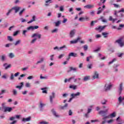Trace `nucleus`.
<instances>
[{"instance_id": "1", "label": "nucleus", "mask_w": 124, "mask_h": 124, "mask_svg": "<svg viewBox=\"0 0 124 124\" xmlns=\"http://www.w3.org/2000/svg\"><path fill=\"white\" fill-rule=\"evenodd\" d=\"M108 108L107 109L105 110H100L99 111L98 114L99 115H101L102 117H103L102 118L103 121L102 122V124H105L106 123V119H109L110 116L109 115L106 116L107 115V112H108Z\"/></svg>"}, {"instance_id": "11", "label": "nucleus", "mask_w": 124, "mask_h": 124, "mask_svg": "<svg viewBox=\"0 0 124 124\" xmlns=\"http://www.w3.org/2000/svg\"><path fill=\"white\" fill-rule=\"evenodd\" d=\"M69 70L67 71V72L69 73V72H70L71 71H72V70H73V71H77V68L76 67H73L72 66H70L69 67Z\"/></svg>"}, {"instance_id": "37", "label": "nucleus", "mask_w": 124, "mask_h": 124, "mask_svg": "<svg viewBox=\"0 0 124 124\" xmlns=\"http://www.w3.org/2000/svg\"><path fill=\"white\" fill-rule=\"evenodd\" d=\"M41 90L43 91H42L43 93H47V91L44 90H46V88H41Z\"/></svg>"}, {"instance_id": "61", "label": "nucleus", "mask_w": 124, "mask_h": 124, "mask_svg": "<svg viewBox=\"0 0 124 124\" xmlns=\"http://www.w3.org/2000/svg\"><path fill=\"white\" fill-rule=\"evenodd\" d=\"M64 48H66V46L64 45L62 46H61L59 49L60 50H62V49H63Z\"/></svg>"}, {"instance_id": "50", "label": "nucleus", "mask_w": 124, "mask_h": 124, "mask_svg": "<svg viewBox=\"0 0 124 124\" xmlns=\"http://www.w3.org/2000/svg\"><path fill=\"white\" fill-rule=\"evenodd\" d=\"M13 93L14 95H16V94H17V91H16V90H15V89L13 90Z\"/></svg>"}, {"instance_id": "38", "label": "nucleus", "mask_w": 124, "mask_h": 124, "mask_svg": "<svg viewBox=\"0 0 124 124\" xmlns=\"http://www.w3.org/2000/svg\"><path fill=\"white\" fill-rule=\"evenodd\" d=\"M8 40H9V41H13V38H12V37H11V36H8Z\"/></svg>"}, {"instance_id": "13", "label": "nucleus", "mask_w": 124, "mask_h": 124, "mask_svg": "<svg viewBox=\"0 0 124 124\" xmlns=\"http://www.w3.org/2000/svg\"><path fill=\"white\" fill-rule=\"evenodd\" d=\"M3 65L5 67V69L6 70L8 69V68H10L11 67V64H9V65H7V63H6L3 64Z\"/></svg>"}, {"instance_id": "19", "label": "nucleus", "mask_w": 124, "mask_h": 124, "mask_svg": "<svg viewBox=\"0 0 124 124\" xmlns=\"http://www.w3.org/2000/svg\"><path fill=\"white\" fill-rule=\"evenodd\" d=\"M79 95H80V93L79 92H78V93H72L71 94L72 97H73L74 98H75V97L76 96H78Z\"/></svg>"}, {"instance_id": "51", "label": "nucleus", "mask_w": 124, "mask_h": 124, "mask_svg": "<svg viewBox=\"0 0 124 124\" xmlns=\"http://www.w3.org/2000/svg\"><path fill=\"white\" fill-rule=\"evenodd\" d=\"M40 124H49V123L46 121H42L40 123Z\"/></svg>"}, {"instance_id": "20", "label": "nucleus", "mask_w": 124, "mask_h": 124, "mask_svg": "<svg viewBox=\"0 0 124 124\" xmlns=\"http://www.w3.org/2000/svg\"><path fill=\"white\" fill-rule=\"evenodd\" d=\"M31 117H28L27 118H23L22 119V122H30V121H31Z\"/></svg>"}, {"instance_id": "48", "label": "nucleus", "mask_w": 124, "mask_h": 124, "mask_svg": "<svg viewBox=\"0 0 124 124\" xmlns=\"http://www.w3.org/2000/svg\"><path fill=\"white\" fill-rule=\"evenodd\" d=\"M25 9H23V10H22L19 13V15L20 16H22V15L23 14V12H24V11H25Z\"/></svg>"}, {"instance_id": "28", "label": "nucleus", "mask_w": 124, "mask_h": 124, "mask_svg": "<svg viewBox=\"0 0 124 124\" xmlns=\"http://www.w3.org/2000/svg\"><path fill=\"white\" fill-rule=\"evenodd\" d=\"M44 61V58H42L41 60L37 61L36 64H38V63H41V62H43Z\"/></svg>"}, {"instance_id": "64", "label": "nucleus", "mask_w": 124, "mask_h": 124, "mask_svg": "<svg viewBox=\"0 0 124 124\" xmlns=\"http://www.w3.org/2000/svg\"><path fill=\"white\" fill-rule=\"evenodd\" d=\"M121 12H124V8H122V9H121V10H119V11L118 12V13H121Z\"/></svg>"}, {"instance_id": "2", "label": "nucleus", "mask_w": 124, "mask_h": 124, "mask_svg": "<svg viewBox=\"0 0 124 124\" xmlns=\"http://www.w3.org/2000/svg\"><path fill=\"white\" fill-rule=\"evenodd\" d=\"M21 9V7H14L12 8L11 9L9 10L8 13L6 14L7 16H8L11 12H12V10H15V13H17L19 10Z\"/></svg>"}, {"instance_id": "5", "label": "nucleus", "mask_w": 124, "mask_h": 124, "mask_svg": "<svg viewBox=\"0 0 124 124\" xmlns=\"http://www.w3.org/2000/svg\"><path fill=\"white\" fill-rule=\"evenodd\" d=\"M13 109L12 108L9 107H4V112L5 113H6V112H10L11 111H12Z\"/></svg>"}, {"instance_id": "9", "label": "nucleus", "mask_w": 124, "mask_h": 124, "mask_svg": "<svg viewBox=\"0 0 124 124\" xmlns=\"http://www.w3.org/2000/svg\"><path fill=\"white\" fill-rule=\"evenodd\" d=\"M49 98H50V103H51V104H53V99L55 98V93H52V96H50Z\"/></svg>"}, {"instance_id": "58", "label": "nucleus", "mask_w": 124, "mask_h": 124, "mask_svg": "<svg viewBox=\"0 0 124 124\" xmlns=\"http://www.w3.org/2000/svg\"><path fill=\"white\" fill-rule=\"evenodd\" d=\"M90 14L92 16H93V15H94V11H92L91 12H90Z\"/></svg>"}, {"instance_id": "12", "label": "nucleus", "mask_w": 124, "mask_h": 124, "mask_svg": "<svg viewBox=\"0 0 124 124\" xmlns=\"http://www.w3.org/2000/svg\"><path fill=\"white\" fill-rule=\"evenodd\" d=\"M84 7L88 8V9H92V8H93V7H94V5L88 4L85 6Z\"/></svg>"}, {"instance_id": "39", "label": "nucleus", "mask_w": 124, "mask_h": 124, "mask_svg": "<svg viewBox=\"0 0 124 124\" xmlns=\"http://www.w3.org/2000/svg\"><path fill=\"white\" fill-rule=\"evenodd\" d=\"M11 80H14V75L13 73L11 74V77H10Z\"/></svg>"}, {"instance_id": "44", "label": "nucleus", "mask_w": 124, "mask_h": 124, "mask_svg": "<svg viewBox=\"0 0 124 124\" xmlns=\"http://www.w3.org/2000/svg\"><path fill=\"white\" fill-rule=\"evenodd\" d=\"M28 31H31V30H32V31H33V26H30L27 28Z\"/></svg>"}, {"instance_id": "60", "label": "nucleus", "mask_w": 124, "mask_h": 124, "mask_svg": "<svg viewBox=\"0 0 124 124\" xmlns=\"http://www.w3.org/2000/svg\"><path fill=\"white\" fill-rule=\"evenodd\" d=\"M114 19V18H113V17H112V16H109V21H112V23H113V20Z\"/></svg>"}, {"instance_id": "57", "label": "nucleus", "mask_w": 124, "mask_h": 124, "mask_svg": "<svg viewBox=\"0 0 124 124\" xmlns=\"http://www.w3.org/2000/svg\"><path fill=\"white\" fill-rule=\"evenodd\" d=\"M25 86L26 88H30V87H31V84H30V83L28 82L26 84Z\"/></svg>"}, {"instance_id": "53", "label": "nucleus", "mask_w": 124, "mask_h": 124, "mask_svg": "<svg viewBox=\"0 0 124 124\" xmlns=\"http://www.w3.org/2000/svg\"><path fill=\"white\" fill-rule=\"evenodd\" d=\"M72 114H73V112H72V110H71V109H70L69 110V116H72Z\"/></svg>"}, {"instance_id": "23", "label": "nucleus", "mask_w": 124, "mask_h": 124, "mask_svg": "<svg viewBox=\"0 0 124 124\" xmlns=\"http://www.w3.org/2000/svg\"><path fill=\"white\" fill-rule=\"evenodd\" d=\"M34 21H35V16H33L32 19L29 21L28 24H31V23H32V22H34Z\"/></svg>"}, {"instance_id": "30", "label": "nucleus", "mask_w": 124, "mask_h": 124, "mask_svg": "<svg viewBox=\"0 0 124 124\" xmlns=\"http://www.w3.org/2000/svg\"><path fill=\"white\" fill-rule=\"evenodd\" d=\"M118 66H119V65H114L113 66L114 68H115L114 71L115 72H118V68H117V67H118Z\"/></svg>"}, {"instance_id": "36", "label": "nucleus", "mask_w": 124, "mask_h": 124, "mask_svg": "<svg viewBox=\"0 0 124 124\" xmlns=\"http://www.w3.org/2000/svg\"><path fill=\"white\" fill-rule=\"evenodd\" d=\"M44 106H45V104L42 103V101L40 102V108H42Z\"/></svg>"}, {"instance_id": "41", "label": "nucleus", "mask_w": 124, "mask_h": 124, "mask_svg": "<svg viewBox=\"0 0 124 124\" xmlns=\"http://www.w3.org/2000/svg\"><path fill=\"white\" fill-rule=\"evenodd\" d=\"M78 20L80 22H84V21H85V17H80Z\"/></svg>"}, {"instance_id": "8", "label": "nucleus", "mask_w": 124, "mask_h": 124, "mask_svg": "<svg viewBox=\"0 0 124 124\" xmlns=\"http://www.w3.org/2000/svg\"><path fill=\"white\" fill-rule=\"evenodd\" d=\"M69 57H73L74 58H76L78 57V54L74 52H71L69 54Z\"/></svg>"}, {"instance_id": "40", "label": "nucleus", "mask_w": 124, "mask_h": 124, "mask_svg": "<svg viewBox=\"0 0 124 124\" xmlns=\"http://www.w3.org/2000/svg\"><path fill=\"white\" fill-rule=\"evenodd\" d=\"M91 59H93V56H92L87 57L86 58L87 62H90V60H91Z\"/></svg>"}, {"instance_id": "22", "label": "nucleus", "mask_w": 124, "mask_h": 124, "mask_svg": "<svg viewBox=\"0 0 124 124\" xmlns=\"http://www.w3.org/2000/svg\"><path fill=\"white\" fill-rule=\"evenodd\" d=\"M98 11L97 12V14H100V13H101V12H102L104 9H101V7H100L98 8Z\"/></svg>"}, {"instance_id": "55", "label": "nucleus", "mask_w": 124, "mask_h": 124, "mask_svg": "<svg viewBox=\"0 0 124 124\" xmlns=\"http://www.w3.org/2000/svg\"><path fill=\"white\" fill-rule=\"evenodd\" d=\"M98 51H100V47H98L97 49L94 50L93 52L96 53L97 52H98Z\"/></svg>"}, {"instance_id": "3", "label": "nucleus", "mask_w": 124, "mask_h": 124, "mask_svg": "<svg viewBox=\"0 0 124 124\" xmlns=\"http://www.w3.org/2000/svg\"><path fill=\"white\" fill-rule=\"evenodd\" d=\"M106 27H107V26L106 25H105L104 26H99L98 27L96 28L95 30L96 31H98L99 32H101V31H103L105 29V28H106Z\"/></svg>"}, {"instance_id": "34", "label": "nucleus", "mask_w": 124, "mask_h": 124, "mask_svg": "<svg viewBox=\"0 0 124 124\" xmlns=\"http://www.w3.org/2000/svg\"><path fill=\"white\" fill-rule=\"evenodd\" d=\"M93 68V64H89L87 65V68L89 69H92Z\"/></svg>"}, {"instance_id": "42", "label": "nucleus", "mask_w": 124, "mask_h": 124, "mask_svg": "<svg viewBox=\"0 0 124 124\" xmlns=\"http://www.w3.org/2000/svg\"><path fill=\"white\" fill-rule=\"evenodd\" d=\"M114 122V120L111 119L107 121L108 124H112Z\"/></svg>"}, {"instance_id": "63", "label": "nucleus", "mask_w": 124, "mask_h": 124, "mask_svg": "<svg viewBox=\"0 0 124 124\" xmlns=\"http://www.w3.org/2000/svg\"><path fill=\"white\" fill-rule=\"evenodd\" d=\"M64 56V54H61L59 55V56L58 57V59H62V58Z\"/></svg>"}, {"instance_id": "47", "label": "nucleus", "mask_w": 124, "mask_h": 124, "mask_svg": "<svg viewBox=\"0 0 124 124\" xmlns=\"http://www.w3.org/2000/svg\"><path fill=\"white\" fill-rule=\"evenodd\" d=\"M28 32V31L27 30H24L22 32V34L24 35V36H26L27 35L26 34V33Z\"/></svg>"}, {"instance_id": "26", "label": "nucleus", "mask_w": 124, "mask_h": 124, "mask_svg": "<svg viewBox=\"0 0 124 124\" xmlns=\"http://www.w3.org/2000/svg\"><path fill=\"white\" fill-rule=\"evenodd\" d=\"M0 58L2 61V62H4L5 61V54H3L0 56Z\"/></svg>"}, {"instance_id": "62", "label": "nucleus", "mask_w": 124, "mask_h": 124, "mask_svg": "<svg viewBox=\"0 0 124 124\" xmlns=\"http://www.w3.org/2000/svg\"><path fill=\"white\" fill-rule=\"evenodd\" d=\"M40 79H47V77H43L42 76H41Z\"/></svg>"}, {"instance_id": "49", "label": "nucleus", "mask_w": 124, "mask_h": 124, "mask_svg": "<svg viewBox=\"0 0 124 124\" xmlns=\"http://www.w3.org/2000/svg\"><path fill=\"white\" fill-rule=\"evenodd\" d=\"M83 48L84 51H87V50H88V46H87V45H85L83 46Z\"/></svg>"}, {"instance_id": "24", "label": "nucleus", "mask_w": 124, "mask_h": 124, "mask_svg": "<svg viewBox=\"0 0 124 124\" xmlns=\"http://www.w3.org/2000/svg\"><path fill=\"white\" fill-rule=\"evenodd\" d=\"M108 34H109V33L106 32H104L102 33V35H103L105 38H106V37H107Z\"/></svg>"}, {"instance_id": "16", "label": "nucleus", "mask_w": 124, "mask_h": 124, "mask_svg": "<svg viewBox=\"0 0 124 124\" xmlns=\"http://www.w3.org/2000/svg\"><path fill=\"white\" fill-rule=\"evenodd\" d=\"M78 40H80L79 37L77 39L74 40L73 41H71L70 43H71V44H75L77 43V42H78Z\"/></svg>"}, {"instance_id": "27", "label": "nucleus", "mask_w": 124, "mask_h": 124, "mask_svg": "<svg viewBox=\"0 0 124 124\" xmlns=\"http://www.w3.org/2000/svg\"><path fill=\"white\" fill-rule=\"evenodd\" d=\"M48 3H52V0H47L46 1V4H45L46 6H48L49 5V4H48Z\"/></svg>"}, {"instance_id": "45", "label": "nucleus", "mask_w": 124, "mask_h": 124, "mask_svg": "<svg viewBox=\"0 0 124 124\" xmlns=\"http://www.w3.org/2000/svg\"><path fill=\"white\" fill-rule=\"evenodd\" d=\"M84 19H85V21H90V17L88 16H85L84 17Z\"/></svg>"}, {"instance_id": "52", "label": "nucleus", "mask_w": 124, "mask_h": 124, "mask_svg": "<svg viewBox=\"0 0 124 124\" xmlns=\"http://www.w3.org/2000/svg\"><path fill=\"white\" fill-rule=\"evenodd\" d=\"M107 102V101L106 100H104V101H102L101 103L103 104V105H104L106 104V103Z\"/></svg>"}, {"instance_id": "6", "label": "nucleus", "mask_w": 124, "mask_h": 124, "mask_svg": "<svg viewBox=\"0 0 124 124\" xmlns=\"http://www.w3.org/2000/svg\"><path fill=\"white\" fill-rule=\"evenodd\" d=\"M68 106V104H65V105L63 106H60L59 109H60V110H65L67 109Z\"/></svg>"}, {"instance_id": "29", "label": "nucleus", "mask_w": 124, "mask_h": 124, "mask_svg": "<svg viewBox=\"0 0 124 124\" xmlns=\"http://www.w3.org/2000/svg\"><path fill=\"white\" fill-rule=\"evenodd\" d=\"M55 27H60L61 25V21H58L57 22H55Z\"/></svg>"}, {"instance_id": "59", "label": "nucleus", "mask_w": 124, "mask_h": 124, "mask_svg": "<svg viewBox=\"0 0 124 124\" xmlns=\"http://www.w3.org/2000/svg\"><path fill=\"white\" fill-rule=\"evenodd\" d=\"M91 123H96L99 122L98 120H91Z\"/></svg>"}, {"instance_id": "14", "label": "nucleus", "mask_w": 124, "mask_h": 124, "mask_svg": "<svg viewBox=\"0 0 124 124\" xmlns=\"http://www.w3.org/2000/svg\"><path fill=\"white\" fill-rule=\"evenodd\" d=\"M99 76V75L98 74V73L97 72H95L94 75L93 76V79H97L98 78V77Z\"/></svg>"}, {"instance_id": "10", "label": "nucleus", "mask_w": 124, "mask_h": 124, "mask_svg": "<svg viewBox=\"0 0 124 124\" xmlns=\"http://www.w3.org/2000/svg\"><path fill=\"white\" fill-rule=\"evenodd\" d=\"M105 87L106 88L105 91V92H107V91H110V89L112 88V85L109 84L107 86V85L106 84Z\"/></svg>"}, {"instance_id": "21", "label": "nucleus", "mask_w": 124, "mask_h": 124, "mask_svg": "<svg viewBox=\"0 0 124 124\" xmlns=\"http://www.w3.org/2000/svg\"><path fill=\"white\" fill-rule=\"evenodd\" d=\"M8 56L10 59H13V58H15V55H14V53H10Z\"/></svg>"}, {"instance_id": "35", "label": "nucleus", "mask_w": 124, "mask_h": 124, "mask_svg": "<svg viewBox=\"0 0 124 124\" xmlns=\"http://www.w3.org/2000/svg\"><path fill=\"white\" fill-rule=\"evenodd\" d=\"M94 23H97V20H95V21H92V22H91V26H92V27H93V26H94Z\"/></svg>"}, {"instance_id": "43", "label": "nucleus", "mask_w": 124, "mask_h": 124, "mask_svg": "<svg viewBox=\"0 0 124 124\" xmlns=\"http://www.w3.org/2000/svg\"><path fill=\"white\" fill-rule=\"evenodd\" d=\"M116 61H117V59H116V58H114V59H113V60L111 62H108V64H111L112 63H113V62H116Z\"/></svg>"}, {"instance_id": "17", "label": "nucleus", "mask_w": 124, "mask_h": 124, "mask_svg": "<svg viewBox=\"0 0 124 124\" xmlns=\"http://www.w3.org/2000/svg\"><path fill=\"white\" fill-rule=\"evenodd\" d=\"M51 112H52V114L54 115V116H55L57 118H59V117H60V116L59 115H58V114H57V112H56V111H55V110L54 109H52L51 110Z\"/></svg>"}, {"instance_id": "15", "label": "nucleus", "mask_w": 124, "mask_h": 124, "mask_svg": "<svg viewBox=\"0 0 124 124\" xmlns=\"http://www.w3.org/2000/svg\"><path fill=\"white\" fill-rule=\"evenodd\" d=\"M74 34H75V30H72L70 32V37L71 38L73 37L74 36Z\"/></svg>"}, {"instance_id": "7", "label": "nucleus", "mask_w": 124, "mask_h": 124, "mask_svg": "<svg viewBox=\"0 0 124 124\" xmlns=\"http://www.w3.org/2000/svg\"><path fill=\"white\" fill-rule=\"evenodd\" d=\"M35 36H37L38 38H39V39H40V38H41V34H38L37 33H35L33 34L32 35V36H31V37L32 38H33V37H35Z\"/></svg>"}, {"instance_id": "31", "label": "nucleus", "mask_w": 124, "mask_h": 124, "mask_svg": "<svg viewBox=\"0 0 124 124\" xmlns=\"http://www.w3.org/2000/svg\"><path fill=\"white\" fill-rule=\"evenodd\" d=\"M70 89H73V90H76L77 86L76 85H71L69 86Z\"/></svg>"}, {"instance_id": "4", "label": "nucleus", "mask_w": 124, "mask_h": 124, "mask_svg": "<svg viewBox=\"0 0 124 124\" xmlns=\"http://www.w3.org/2000/svg\"><path fill=\"white\" fill-rule=\"evenodd\" d=\"M122 40H123V39L120 38L116 41V42L117 43H118L120 47H123V46H124V43L122 41Z\"/></svg>"}, {"instance_id": "46", "label": "nucleus", "mask_w": 124, "mask_h": 124, "mask_svg": "<svg viewBox=\"0 0 124 124\" xmlns=\"http://www.w3.org/2000/svg\"><path fill=\"white\" fill-rule=\"evenodd\" d=\"M37 39L36 38H35L34 39L32 40V41L31 42V44H33V43H34V42H35V41H36Z\"/></svg>"}, {"instance_id": "54", "label": "nucleus", "mask_w": 124, "mask_h": 124, "mask_svg": "<svg viewBox=\"0 0 124 124\" xmlns=\"http://www.w3.org/2000/svg\"><path fill=\"white\" fill-rule=\"evenodd\" d=\"M58 31V29H55L51 31L52 33H54L55 32H57Z\"/></svg>"}, {"instance_id": "18", "label": "nucleus", "mask_w": 124, "mask_h": 124, "mask_svg": "<svg viewBox=\"0 0 124 124\" xmlns=\"http://www.w3.org/2000/svg\"><path fill=\"white\" fill-rule=\"evenodd\" d=\"M122 91H123V83H121L120 84L119 89V94H121L122 93Z\"/></svg>"}, {"instance_id": "25", "label": "nucleus", "mask_w": 124, "mask_h": 124, "mask_svg": "<svg viewBox=\"0 0 124 124\" xmlns=\"http://www.w3.org/2000/svg\"><path fill=\"white\" fill-rule=\"evenodd\" d=\"M83 80V81H84V82H87V81H88V80H90V76H88L84 77Z\"/></svg>"}, {"instance_id": "32", "label": "nucleus", "mask_w": 124, "mask_h": 124, "mask_svg": "<svg viewBox=\"0 0 124 124\" xmlns=\"http://www.w3.org/2000/svg\"><path fill=\"white\" fill-rule=\"evenodd\" d=\"M110 116L111 118H115V117H116V112H114L110 114Z\"/></svg>"}, {"instance_id": "33", "label": "nucleus", "mask_w": 124, "mask_h": 124, "mask_svg": "<svg viewBox=\"0 0 124 124\" xmlns=\"http://www.w3.org/2000/svg\"><path fill=\"white\" fill-rule=\"evenodd\" d=\"M20 43H21V40H18L15 43V46H17V45H19Z\"/></svg>"}, {"instance_id": "56", "label": "nucleus", "mask_w": 124, "mask_h": 124, "mask_svg": "<svg viewBox=\"0 0 124 124\" xmlns=\"http://www.w3.org/2000/svg\"><path fill=\"white\" fill-rule=\"evenodd\" d=\"M18 33H19V31H16L15 32H14V36H16V35H17V34H18Z\"/></svg>"}]
</instances>
